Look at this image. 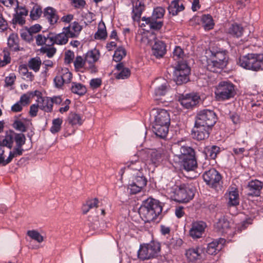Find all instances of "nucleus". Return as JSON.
<instances>
[{
	"label": "nucleus",
	"mask_w": 263,
	"mask_h": 263,
	"mask_svg": "<svg viewBox=\"0 0 263 263\" xmlns=\"http://www.w3.org/2000/svg\"><path fill=\"white\" fill-rule=\"evenodd\" d=\"M171 150L174 155V161L180 163L185 170L194 171L197 167L195 152L193 148L181 145L180 142H178L172 145Z\"/></svg>",
	"instance_id": "1"
},
{
	"label": "nucleus",
	"mask_w": 263,
	"mask_h": 263,
	"mask_svg": "<svg viewBox=\"0 0 263 263\" xmlns=\"http://www.w3.org/2000/svg\"><path fill=\"white\" fill-rule=\"evenodd\" d=\"M162 206L160 202L153 198L145 200L140 206L139 213L145 222L155 221L161 214Z\"/></svg>",
	"instance_id": "2"
},
{
	"label": "nucleus",
	"mask_w": 263,
	"mask_h": 263,
	"mask_svg": "<svg viewBox=\"0 0 263 263\" xmlns=\"http://www.w3.org/2000/svg\"><path fill=\"white\" fill-rule=\"evenodd\" d=\"M211 55L207 60L206 68L213 72H219L226 67L229 60L226 50L217 48L210 51Z\"/></svg>",
	"instance_id": "3"
},
{
	"label": "nucleus",
	"mask_w": 263,
	"mask_h": 263,
	"mask_svg": "<svg viewBox=\"0 0 263 263\" xmlns=\"http://www.w3.org/2000/svg\"><path fill=\"white\" fill-rule=\"evenodd\" d=\"M142 159L146 164L157 167L168 157L167 150L164 148L149 149L142 153Z\"/></svg>",
	"instance_id": "4"
},
{
	"label": "nucleus",
	"mask_w": 263,
	"mask_h": 263,
	"mask_svg": "<svg viewBox=\"0 0 263 263\" xmlns=\"http://www.w3.org/2000/svg\"><path fill=\"white\" fill-rule=\"evenodd\" d=\"M239 65L247 69L258 71L263 70V53H251L241 57Z\"/></svg>",
	"instance_id": "5"
},
{
	"label": "nucleus",
	"mask_w": 263,
	"mask_h": 263,
	"mask_svg": "<svg viewBox=\"0 0 263 263\" xmlns=\"http://www.w3.org/2000/svg\"><path fill=\"white\" fill-rule=\"evenodd\" d=\"M160 244L156 241L141 245L138 252V258L145 260L158 257L160 252Z\"/></svg>",
	"instance_id": "6"
},
{
	"label": "nucleus",
	"mask_w": 263,
	"mask_h": 263,
	"mask_svg": "<svg viewBox=\"0 0 263 263\" xmlns=\"http://www.w3.org/2000/svg\"><path fill=\"white\" fill-rule=\"evenodd\" d=\"M195 188L189 184H182L178 186L175 192V200L179 202H187L194 196Z\"/></svg>",
	"instance_id": "7"
},
{
	"label": "nucleus",
	"mask_w": 263,
	"mask_h": 263,
	"mask_svg": "<svg viewBox=\"0 0 263 263\" xmlns=\"http://www.w3.org/2000/svg\"><path fill=\"white\" fill-rule=\"evenodd\" d=\"M215 93L219 101L228 100L235 95L234 86L229 82H221L216 87Z\"/></svg>",
	"instance_id": "8"
},
{
	"label": "nucleus",
	"mask_w": 263,
	"mask_h": 263,
	"mask_svg": "<svg viewBox=\"0 0 263 263\" xmlns=\"http://www.w3.org/2000/svg\"><path fill=\"white\" fill-rule=\"evenodd\" d=\"M216 122L215 112L211 110L204 109L200 111L197 115L195 123L204 126V127H213Z\"/></svg>",
	"instance_id": "9"
},
{
	"label": "nucleus",
	"mask_w": 263,
	"mask_h": 263,
	"mask_svg": "<svg viewBox=\"0 0 263 263\" xmlns=\"http://www.w3.org/2000/svg\"><path fill=\"white\" fill-rule=\"evenodd\" d=\"M190 68L185 62H179L174 71V79L177 85L185 83L189 80Z\"/></svg>",
	"instance_id": "10"
},
{
	"label": "nucleus",
	"mask_w": 263,
	"mask_h": 263,
	"mask_svg": "<svg viewBox=\"0 0 263 263\" xmlns=\"http://www.w3.org/2000/svg\"><path fill=\"white\" fill-rule=\"evenodd\" d=\"M204 181L210 187L217 190L221 186V176L215 168L206 171L202 175Z\"/></svg>",
	"instance_id": "11"
},
{
	"label": "nucleus",
	"mask_w": 263,
	"mask_h": 263,
	"mask_svg": "<svg viewBox=\"0 0 263 263\" xmlns=\"http://www.w3.org/2000/svg\"><path fill=\"white\" fill-rule=\"evenodd\" d=\"M14 141L16 143V146L22 147L25 143L26 138L23 134L7 132L4 139V142L9 149L12 147Z\"/></svg>",
	"instance_id": "12"
},
{
	"label": "nucleus",
	"mask_w": 263,
	"mask_h": 263,
	"mask_svg": "<svg viewBox=\"0 0 263 263\" xmlns=\"http://www.w3.org/2000/svg\"><path fill=\"white\" fill-rule=\"evenodd\" d=\"M206 227V223L203 221H196L192 222L189 230L190 236L193 239L201 238Z\"/></svg>",
	"instance_id": "13"
},
{
	"label": "nucleus",
	"mask_w": 263,
	"mask_h": 263,
	"mask_svg": "<svg viewBox=\"0 0 263 263\" xmlns=\"http://www.w3.org/2000/svg\"><path fill=\"white\" fill-rule=\"evenodd\" d=\"M72 78V74L68 68L61 69L54 79L55 87L61 88L64 83H69Z\"/></svg>",
	"instance_id": "14"
},
{
	"label": "nucleus",
	"mask_w": 263,
	"mask_h": 263,
	"mask_svg": "<svg viewBox=\"0 0 263 263\" xmlns=\"http://www.w3.org/2000/svg\"><path fill=\"white\" fill-rule=\"evenodd\" d=\"M142 170V163L138 159V156L135 155L130 161L126 163L124 167L121 169V172L122 175L125 171L131 174V173H133L131 171L139 173V172H141Z\"/></svg>",
	"instance_id": "15"
},
{
	"label": "nucleus",
	"mask_w": 263,
	"mask_h": 263,
	"mask_svg": "<svg viewBox=\"0 0 263 263\" xmlns=\"http://www.w3.org/2000/svg\"><path fill=\"white\" fill-rule=\"evenodd\" d=\"M211 128L204 127V126L195 123V126L192 130V135L193 138L198 141L203 140L209 137L210 131Z\"/></svg>",
	"instance_id": "16"
},
{
	"label": "nucleus",
	"mask_w": 263,
	"mask_h": 263,
	"mask_svg": "<svg viewBox=\"0 0 263 263\" xmlns=\"http://www.w3.org/2000/svg\"><path fill=\"white\" fill-rule=\"evenodd\" d=\"M224 196L228 201L227 203L229 206H237L239 204V195L238 189L236 187H230Z\"/></svg>",
	"instance_id": "17"
},
{
	"label": "nucleus",
	"mask_w": 263,
	"mask_h": 263,
	"mask_svg": "<svg viewBox=\"0 0 263 263\" xmlns=\"http://www.w3.org/2000/svg\"><path fill=\"white\" fill-rule=\"evenodd\" d=\"M145 8L144 0H137L133 3L132 18L134 21H139Z\"/></svg>",
	"instance_id": "18"
},
{
	"label": "nucleus",
	"mask_w": 263,
	"mask_h": 263,
	"mask_svg": "<svg viewBox=\"0 0 263 263\" xmlns=\"http://www.w3.org/2000/svg\"><path fill=\"white\" fill-rule=\"evenodd\" d=\"M199 97L193 94H186L180 99L181 104L186 108H190L195 106L198 102Z\"/></svg>",
	"instance_id": "19"
},
{
	"label": "nucleus",
	"mask_w": 263,
	"mask_h": 263,
	"mask_svg": "<svg viewBox=\"0 0 263 263\" xmlns=\"http://www.w3.org/2000/svg\"><path fill=\"white\" fill-rule=\"evenodd\" d=\"M231 228V223L225 217L220 218L215 225V229L222 234L229 233Z\"/></svg>",
	"instance_id": "20"
},
{
	"label": "nucleus",
	"mask_w": 263,
	"mask_h": 263,
	"mask_svg": "<svg viewBox=\"0 0 263 263\" xmlns=\"http://www.w3.org/2000/svg\"><path fill=\"white\" fill-rule=\"evenodd\" d=\"M154 123H158L164 125H170V118L168 112L163 109H156Z\"/></svg>",
	"instance_id": "21"
},
{
	"label": "nucleus",
	"mask_w": 263,
	"mask_h": 263,
	"mask_svg": "<svg viewBox=\"0 0 263 263\" xmlns=\"http://www.w3.org/2000/svg\"><path fill=\"white\" fill-rule=\"evenodd\" d=\"M263 183L258 180L251 181L248 185L249 189L248 195L252 196H258L262 188Z\"/></svg>",
	"instance_id": "22"
},
{
	"label": "nucleus",
	"mask_w": 263,
	"mask_h": 263,
	"mask_svg": "<svg viewBox=\"0 0 263 263\" xmlns=\"http://www.w3.org/2000/svg\"><path fill=\"white\" fill-rule=\"evenodd\" d=\"M224 242L225 240L222 238L213 241L208 244L206 252L210 255L217 254L222 249Z\"/></svg>",
	"instance_id": "23"
},
{
	"label": "nucleus",
	"mask_w": 263,
	"mask_h": 263,
	"mask_svg": "<svg viewBox=\"0 0 263 263\" xmlns=\"http://www.w3.org/2000/svg\"><path fill=\"white\" fill-rule=\"evenodd\" d=\"M152 53L157 58H162L166 53V46L164 43L161 41H156L153 45Z\"/></svg>",
	"instance_id": "24"
},
{
	"label": "nucleus",
	"mask_w": 263,
	"mask_h": 263,
	"mask_svg": "<svg viewBox=\"0 0 263 263\" xmlns=\"http://www.w3.org/2000/svg\"><path fill=\"white\" fill-rule=\"evenodd\" d=\"M69 37H76L78 36L82 30V27L77 22L70 24L69 26L63 28Z\"/></svg>",
	"instance_id": "25"
},
{
	"label": "nucleus",
	"mask_w": 263,
	"mask_h": 263,
	"mask_svg": "<svg viewBox=\"0 0 263 263\" xmlns=\"http://www.w3.org/2000/svg\"><path fill=\"white\" fill-rule=\"evenodd\" d=\"M100 57V53L99 50L96 48L90 50L85 54V62H86L89 67L93 66V64L98 61Z\"/></svg>",
	"instance_id": "26"
},
{
	"label": "nucleus",
	"mask_w": 263,
	"mask_h": 263,
	"mask_svg": "<svg viewBox=\"0 0 263 263\" xmlns=\"http://www.w3.org/2000/svg\"><path fill=\"white\" fill-rule=\"evenodd\" d=\"M169 125H164L158 123H154L153 130L155 135L161 138H165L168 131Z\"/></svg>",
	"instance_id": "27"
},
{
	"label": "nucleus",
	"mask_w": 263,
	"mask_h": 263,
	"mask_svg": "<svg viewBox=\"0 0 263 263\" xmlns=\"http://www.w3.org/2000/svg\"><path fill=\"white\" fill-rule=\"evenodd\" d=\"M39 108L41 110L49 112L52 110V101L49 97H40L37 100Z\"/></svg>",
	"instance_id": "28"
},
{
	"label": "nucleus",
	"mask_w": 263,
	"mask_h": 263,
	"mask_svg": "<svg viewBox=\"0 0 263 263\" xmlns=\"http://www.w3.org/2000/svg\"><path fill=\"white\" fill-rule=\"evenodd\" d=\"M44 16L51 25L55 24L59 19L57 11L50 7H47L44 9Z\"/></svg>",
	"instance_id": "29"
},
{
	"label": "nucleus",
	"mask_w": 263,
	"mask_h": 263,
	"mask_svg": "<svg viewBox=\"0 0 263 263\" xmlns=\"http://www.w3.org/2000/svg\"><path fill=\"white\" fill-rule=\"evenodd\" d=\"M202 252V250L199 247L190 248L186 251L185 255L189 261L193 262L201 258Z\"/></svg>",
	"instance_id": "30"
},
{
	"label": "nucleus",
	"mask_w": 263,
	"mask_h": 263,
	"mask_svg": "<svg viewBox=\"0 0 263 263\" xmlns=\"http://www.w3.org/2000/svg\"><path fill=\"white\" fill-rule=\"evenodd\" d=\"M28 11L24 7L18 8L13 18L15 24L23 25L25 23V17L28 15Z\"/></svg>",
	"instance_id": "31"
},
{
	"label": "nucleus",
	"mask_w": 263,
	"mask_h": 263,
	"mask_svg": "<svg viewBox=\"0 0 263 263\" xmlns=\"http://www.w3.org/2000/svg\"><path fill=\"white\" fill-rule=\"evenodd\" d=\"M50 37H52V45L56 44L58 45H65L68 42V36L65 32L64 30L62 33L54 35L52 33H50Z\"/></svg>",
	"instance_id": "32"
},
{
	"label": "nucleus",
	"mask_w": 263,
	"mask_h": 263,
	"mask_svg": "<svg viewBox=\"0 0 263 263\" xmlns=\"http://www.w3.org/2000/svg\"><path fill=\"white\" fill-rule=\"evenodd\" d=\"M7 44L9 49L11 51H17L20 50L19 39L16 34L11 33L9 35L7 41Z\"/></svg>",
	"instance_id": "33"
},
{
	"label": "nucleus",
	"mask_w": 263,
	"mask_h": 263,
	"mask_svg": "<svg viewBox=\"0 0 263 263\" xmlns=\"http://www.w3.org/2000/svg\"><path fill=\"white\" fill-rule=\"evenodd\" d=\"M116 69L119 71L116 78L117 79H124L129 77L130 71L128 68L124 67L123 63H120L116 66Z\"/></svg>",
	"instance_id": "34"
},
{
	"label": "nucleus",
	"mask_w": 263,
	"mask_h": 263,
	"mask_svg": "<svg viewBox=\"0 0 263 263\" xmlns=\"http://www.w3.org/2000/svg\"><path fill=\"white\" fill-rule=\"evenodd\" d=\"M36 43L37 45H45L46 46L52 45V37H50V33L46 35L38 34L35 36Z\"/></svg>",
	"instance_id": "35"
},
{
	"label": "nucleus",
	"mask_w": 263,
	"mask_h": 263,
	"mask_svg": "<svg viewBox=\"0 0 263 263\" xmlns=\"http://www.w3.org/2000/svg\"><path fill=\"white\" fill-rule=\"evenodd\" d=\"M184 9L183 5H179V0H174L172 1L168 6V10L169 13L173 15H176L179 12L182 11Z\"/></svg>",
	"instance_id": "36"
},
{
	"label": "nucleus",
	"mask_w": 263,
	"mask_h": 263,
	"mask_svg": "<svg viewBox=\"0 0 263 263\" xmlns=\"http://www.w3.org/2000/svg\"><path fill=\"white\" fill-rule=\"evenodd\" d=\"M204 152L206 158L215 159L220 152V147L215 145L206 147L204 149Z\"/></svg>",
	"instance_id": "37"
},
{
	"label": "nucleus",
	"mask_w": 263,
	"mask_h": 263,
	"mask_svg": "<svg viewBox=\"0 0 263 263\" xmlns=\"http://www.w3.org/2000/svg\"><path fill=\"white\" fill-rule=\"evenodd\" d=\"M131 175H133L132 181H133L134 183H136L142 187H144L146 185L147 180L145 177L143 176L141 172L131 173Z\"/></svg>",
	"instance_id": "38"
},
{
	"label": "nucleus",
	"mask_w": 263,
	"mask_h": 263,
	"mask_svg": "<svg viewBox=\"0 0 263 263\" xmlns=\"http://www.w3.org/2000/svg\"><path fill=\"white\" fill-rule=\"evenodd\" d=\"M24 149L22 147L16 146L12 151H10L8 157L5 159L4 166L10 163L13 158L21 156Z\"/></svg>",
	"instance_id": "39"
},
{
	"label": "nucleus",
	"mask_w": 263,
	"mask_h": 263,
	"mask_svg": "<svg viewBox=\"0 0 263 263\" xmlns=\"http://www.w3.org/2000/svg\"><path fill=\"white\" fill-rule=\"evenodd\" d=\"M201 21L204 27L206 30H209L214 27V23L212 16L210 14H204L202 16Z\"/></svg>",
	"instance_id": "40"
},
{
	"label": "nucleus",
	"mask_w": 263,
	"mask_h": 263,
	"mask_svg": "<svg viewBox=\"0 0 263 263\" xmlns=\"http://www.w3.org/2000/svg\"><path fill=\"white\" fill-rule=\"evenodd\" d=\"M71 91L79 96L84 95L87 91L86 87L80 83L77 82H72L71 87Z\"/></svg>",
	"instance_id": "41"
},
{
	"label": "nucleus",
	"mask_w": 263,
	"mask_h": 263,
	"mask_svg": "<svg viewBox=\"0 0 263 263\" xmlns=\"http://www.w3.org/2000/svg\"><path fill=\"white\" fill-rule=\"evenodd\" d=\"M228 33L233 36L239 37L242 34L243 28L237 24H233L229 27Z\"/></svg>",
	"instance_id": "42"
},
{
	"label": "nucleus",
	"mask_w": 263,
	"mask_h": 263,
	"mask_svg": "<svg viewBox=\"0 0 263 263\" xmlns=\"http://www.w3.org/2000/svg\"><path fill=\"white\" fill-rule=\"evenodd\" d=\"M107 36V32L105 24L103 22H100L98 25V31L95 34L96 39L102 40L105 39Z\"/></svg>",
	"instance_id": "43"
},
{
	"label": "nucleus",
	"mask_w": 263,
	"mask_h": 263,
	"mask_svg": "<svg viewBox=\"0 0 263 263\" xmlns=\"http://www.w3.org/2000/svg\"><path fill=\"white\" fill-rule=\"evenodd\" d=\"M67 121L68 122L72 125H81L83 123V120L81 117L79 115L74 112L69 114Z\"/></svg>",
	"instance_id": "44"
},
{
	"label": "nucleus",
	"mask_w": 263,
	"mask_h": 263,
	"mask_svg": "<svg viewBox=\"0 0 263 263\" xmlns=\"http://www.w3.org/2000/svg\"><path fill=\"white\" fill-rule=\"evenodd\" d=\"M41 65V61L39 57L31 59L28 64V67L34 72H37Z\"/></svg>",
	"instance_id": "45"
},
{
	"label": "nucleus",
	"mask_w": 263,
	"mask_h": 263,
	"mask_svg": "<svg viewBox=\"0 0 263 263\" xmlns=\"http://www.w3.org/2000/svg\"><path fill=\"white\" fill-rule=\"evenodd\" d=\"M126 54L125 49L123 47H119L115 51L113 56L114 60L117 62H120L125 57Z\"/></svg>",
	"instance_id": "46"
},
{
	"label": "nucleus",
	"mask_w": 263,
	"mask_h": 263,
	"mask_svg": "<svg viewBox=\"0 0 263 263\" xmlns=\"http://www.w3.org/2000/svg\"><path fill=\"white\" fill-rule=\"evenodd\" d=\"M20 73L24 77L30 81H32L33 78V75L31 72H29L27 66L26 65H22L19 67Z\"/></svg>",
	"instance_id": "47"
},
{
	"label": "nucleus",
	"mask_w": 263,
	"mask_h": 263,
	"mask_svg": "<svg viewBox=\"0 0 263 263\" xmlns=\"http://www.w3.org/2000/svg\"><path fill=\"white\" fill-rule=\"evenodd\" d=\"M161 80L163 82L161 83L160 85L158 86L155 89V95L156 97L164 96L166 92V83L164 80Z\"/></svg>",
	"instance_id": "48"
},
{
	"label": "nucleus",
	"mask_w": 263,
	"mask_h": 263,
	"mask_svg": "<svg viewBox=\"0 0 263 263\" xmlns=\"http://www.w3.org/2000/svg\"><path fill=\"white\" fill-rule=\"evenodd\" d=\"M0 55L3 57V60L1 59V65H2V66L4 67L10 63V53L8 48H5L3 50L2 53Z\"/></svg>",
	"instance_id": "49"
},
{
	"label": "nucleus",
	"mask_w": 263,
	"mask_h": 263,
	"mask_svg": "<svg viewBox=\"0 0 263 263\" xmlns=\"http://www.w3.org/2000/svg\"><path fill=\"white\" fill-rule=\"evenodd\" d=\"M63 123V120L60 118H57L52 121V125L50 128V132L52 134H55L59 132L61 128V125Z\"/></svg>",
	"instance_id": "50"
},
{
	"label": "nucleus",
	"mask_w": 263,
	"mask_h": 263,
	"mask_svg": "<svg viewBox=\"0 0 263 263\" xmlns=\"http://www.w3.org/2000/svg\"><path fill=\"white\" fill-rule=\"evenodd\" d=\"M142 20L143 21L145 20L146 23L149 25L150 28L155 30L160 29L162 26L163 24L161 21H152L150 18L145 19L144 17Z\"/></svg>",
	"instance_id": "51"
},
{
	"label": "nucleus",
	"mask_w": 263,
	"mask_h": 263,
	"mask_svg": "<svg viewBox=\"0 0 263 263\" xmlns=\"http://www.w3.org/2000/svg\"><path fill=\"white\" fill-rule=\"evenodd\" d=\"M27 235L38 242L40 243L43 241V237L37 231L29 230L27 232Z\"/></svg>",
	"instance_id": "52"
},
{
	"label": "nucleus",
	"mask_w": 263,
	"mask_h": 263,
	"mask_svg": "<svg viewBox=\"0 0 263 263\" xmlns=\"http://www.w3.org/2000/svg\"><path fill=\"white\" fill-rule=\"evenodd\" d=\"M56 49L51 46H46L41 48V52L43 53L46 54L49 58H51L56 52Z\"/></svg>",
	"instance_id": "53"
},
{
	"label": "nucleus",
	"mask_w": 263,
	"mask_h": 263,
	"mask_svg": "<svg viewBox=\"0 0 263 263\" xmlns=\"http://www.w3.org/2000/svg\"><path fill=\"white\" fill-rule=\"evenodd\" d=\"M42 12V9L39 6H34L30 11V16L32 20H37Z\"/></svg>",
	"instance_id": "54"
},
{
	"label": "nucleus",
	"mask_w": 263,
	"mask_h": 263,
	"mask_svg": "<svg viewBox=\"0 0 263 263\" xmlns=\"http://www.w3.org/2000/svg\"><path fill=\"white\" fill-rule=\"evenodd\" d=\"M7 146L4 144V139L0 140V164L4 166L5 161V156L4 153L5 152V147Z\"/></svg>",
	"instance_id": "55"
},
{
	"label": "nucleus",
	"mask_w": 263,
	"mask_h": 263,
	"mask_svg": "<svg viewBox=\"0 0 263 263\" xmlns=\"http://www.w3.org/2000/svg\"><path fill=\"white\" fill-rule=\"evenodd\" d=\"M86 63H87L85 62V59L84 60L82 57L77 56L74 61V66L78 70L83 68Z\"/></svg>",
	"instance_id": "56"
},
{
	"label": "nucleus",
	"mask_w": 263,
	"mask_h": 263,
	"mask_svg": "<svg viewBox=\"0 0 263 263\" xmlns=\"http://www.w3.org/2000/svg\"><path fill=\"white\" fill-rule=\"evenodd\" d=\"M21 36L23 40L28 42L33 40V34L28 30H23L21 32Z\"/></svg>",
	"instance_id": "57"
},
{
	"label": "nucleus",
	"mask_w": 263,
	"mask_h": 263,
	"mask_svg": "<svg viewBox=\"0 0 263 263\" xmlns=\"http://www.w3.org/2000/svg\"><path fill=\"white\" fill-rule=\"evenodd\" d=\"M165 13V10L162 7H157L154 9L153 17L155 18H162Z\"/></svg>",
	"instance_id": "58"
},
{
	"label": "nucleus",
	"mask_w": 263,
	"mask_h": 263,
	"mask_svg": "<svg viewBox=\"0 0 263 263\" xmlns=\"http://www.w3.org/2000/svg\"><path fill=\"white\" fill-rule=\"evenodd\" d=\"M128 188L130 190L131 194H135L140 192L143 187L136 183H134V182L132 181V182L129 184Z\"/></svg>",
	"instance_id": "59"
},
{
	"label": "nucleus",
	"mask_w": 263,
	"mask_h": 263,
	"mask_svg": "<svg viewBox=\"0 0 263 263\" xmlns=\"http://www.w3.org/2000/svg\"><path fill=\"white\" fill-rule=\"evenodd\" d=\"M32 95V93H27L26 94H24L21 97L20 99L18 101L21 104L23 105V106H25L29 104V99L31 97V96Z\"/></svg>",
	"instance_id": "60"
},
{
	"label": "nucleus",
	"mask_w": 263,
	"mask_h": 263,
	"mask_svg": "<svg viewBox=\"0 0 263 263\" xmlns=\"http://www.w3.org/2000/svg\"><path fill=\"white\" fill-rule=\"evenodd\" d=\"M173 56L176 60L183 58L184 56L183 50L179 46L176 47L173 51Z\"/></svg>",
	"instance_id": "61"
},
{
	"label": "nucleus",
	"mask_w": 263,
	"mask_h": 263,
	"mask_svg": "<svg viewBox=\"0 0 263 263\" xmlns=\"http://www.w3.org/2000/svg\"><path fill=\"white\" fill-rule=\"evenodd\" d=\"M13 126L16 130H18L22 132H24L26 130L24 124L20 120L15 121L13 123Z\"/></svg>",
	"instance_id": "62"
},
{
	"label": "nucleus",
	"mask_w": 263,
	"mask_h": 263,
	"mask_svg": "<svg viewBox=\"0 0 263 263\" xmlns=\"http://www.w3.org/2000/svg\"><path fill=\"white\" fill-rule=\"evenodd\" d=\"M0 2L7 7H17L18 5L17 0H0Z\"/></svg>",
	"instance_id": "63"
},
{
	"label": "nucleus",
	"mask_w": 263,
	"mask_h": 263,
	"mask_svg": "<svg viewBox=\"0 0 263 263\" xmlns=\"http://www.w3.org/2000/svg\"><path fill=\"white\" fill-rule=\"evenodd\" d=\"M71 1L73 7L77 9H82L86 5L84 0H71Z\"/></svg>",
	"instance_id": "64"
}]
</instances>
